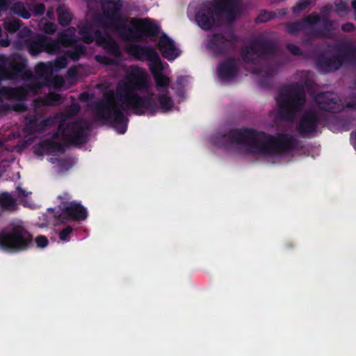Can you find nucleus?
I'll list each match as a JSON object with an SVG mask.
<instances>
[{"instance_id": "43", "label": "nucleus", "mask_w": 356, "mask_h": 356, "mask_svg": "<svg viewBox=\"0 0 356 356\" xmlns=\"http://www.w3.org/2000/svg\"><path fill=\"white\" fill-rule=\"evenodd\" d=\"M356 111V92L350 93L344 99L343 108Z\"/></svg>"}, {"instance_id": "3", "label": "nucleus", "mask_w": 356, "mask_h": 356, "mask_svg": "<svg viewBox=\"0 0 356 356\" xmlns=\"http://www.w3.org/2000/svg\"><path fill=\"white\" fill-rule=\"evenodd\" d=\"M107 6H103L105 18L111 22V26L124 40L141 42L144 37H156L160 28L149 18H131L129 25L127 24L128 18L122 15V0H104Z\"/></svg>"}, {"instance_id": "56", "label": "nucleus", "mask_w": 356, "mask_h": 356, "mask_svg": "<svg viewBox=\"0 0 356 356\" xmlns=\"http://www.w3.org/2000/svg\"><path fill=\"white\" fill-rule=\"evenodd\" d=\"M78 74V69L76 66L70 67L67 71V76L69 79H76Z\"/></svg>"}, {"instance_id": "28", "label": "nucleus", "mask_w": 356, "mask_h": 356, "mask_svg": "<svg viewBox=\"0 0 356 356\" xmlns=\"http://www.w3.org/2000/svg\"><path fill=\"white\" fill-rule=\"evenodd\" d=\"M72 49L65 51V56L73 61H78L87 53L86 47L83 44H77L72 45Z\"/></svg>"}, {"instance_id": "48", "label": "nucleus", "mask_w": 356, "mask_h": 356, "mask_svg": "<svg viewBox=\"0 0 356 356\" xmlns=\"http://www.w3.org/2000/svg\"><path fill=\"white\" fill-rule=\"evenodd\" d=\"M45 5L43 3H35L33 6L32 12L34 16H41L45 12Z\"/></svg>"}, {"instance_id": "17", "label": "nucleus", "mask_w": 356, "mask_h": 356, "mask_svg": "<svg viewBox=\"0 0 356 356\" xmlns=\"http://www.w3.org/2000/svg\"><path fill=\"white\" fill-rule=\"evenodd\" d=\"M252 49L257 51L259 58L268 59L277 53L275 43L268 38H259L252 42Z\"/></svg>"}, {"instance_id": "35", "label": "nucleus", "mask_w": 356, "mask_h": 356, "mask_svg": "<svg viewBox=\"0 0 356 356\" xmlns=\"http://www.w3.org/2000/svg\"><path fill=\"white\" fill-rule=\"evenodd\" d=\"M153 78L158 90L161 91V89H165V90H168L170 84V79L168 76L163 74V72L154 75Z\"/></svg>"}, {"instance_id": "7", "label": "nucleus", "mask_w": 356, "mask_h": 356, "mask_svg": "<svg viewBox=\"0 0 356 356\" xmlns=\"http://www.w3.org/2000/svg\"><path fill=\"white\" fill-rule=\"evenodd\" d=\"M33 245V235L23 226L15 225L0 232V248L10 252L29 250Z\"/></svg>"}, {"instance_id": "47", "label": "nucleus", "mask_w": 356, "mask_h": 356, "mask_svg": "<svg viewBox=\"0 0 356 356\" xmlns=\"http://www.w3.org/2000/svg\"><path fill=\"white\" fill-rule=\"evenodd\" d=\"M81 110V107L78 104H72L65 111L67 117H74L78 115Z\"/></svg>"}, {"instance_id": "62", "label": "nucleus", "mask_w": 356, "mask_h": 356, "mask_svg": "<svg viewBox=\"0 0 356 356\" xmlns=\"http://www.w3.org/2000/svg\"><path fill=\"white\" fill-rule=\"evenodd\" d=\"M9 7V0H0V12L6 10Z\"/></svg>"}, {"instance_id": "38", "label": "nucleus", "mask_w": 356, "mask_h": 356, "mask_svg": "<svg viewBox=\"0 0 356 356\" xmlns=\"http://www.w3.org/2000/svg\"><path fill=\"white\" fill-rule=\"evenodd\" d=\"M302 19L305 28L307 29L309 26L321 22L322 17H320V15L316 13H312L311 15L302 18ZM312 28L313 27L311 26L310 29H312Z\"/></svg>"}, {"instance_id": "1", "label": "nucleus", "mask_w": 356, "mask_h": 356, "mask_svg": "<svg viewBox=\"0 0 356 356\" xmlns=\"http://www.w3.org/2000/svg\"><path fill=\"white\" fill-rule=\"evenodd\" d=\"M213 140L220 147L226 148L237 144L245 147L252 154L264 156L289 153L298 145V140L293 135L280 133L275 136L253 128L232 129L225 133L216 134Z\"/></svg>"}, {"instance_id": "26", "label": "nucleus", "mask_w": 356, "mask_h": 356, "mask_svg": "<svg viewBox=\"0 0 356 356\" xmlns=\"http://www.w3.org/2000/svg\"><path fill=\"white\" fill-rule=\"evenodd\" d=\"M321 23L323 24L321 29L312 28V34L315 36L330 38L329 33L335 29L334 27V21L329 19L327 17H322Z\"/></svg>"}, {"instance_id": "13", "label": "nucleus", "mask_w": 356, "mask_h": 356, "mask_svg": "<svg viewBox=\"0 0 356 356\" xmlns=\"http://www.w3.org/2000/svg\"><path fill=\"white\" fill-rule=\"evenodd\" d=\"M318 108L325 112L338 113L343 110V104L339 97L332 92H323L314 98Z\"/></svg>"}, {"instance_id": "5", "label": "nucleus", "mask_w": 356, "mask_h": 356, "mask_svg": "<svg viewBox=\"0 0 356 356\" xmlns=\"http://www.w3.org/2000/svg\"><path fill=\"white\" fill-rule=\"evenodd\" d=\"M115 100L116 95L113 90L104 92L102 98L94 105V113L98 121L124 134L127 130L129 119L116 104Z\"/></svg>"}, {"instance_id": "55", "label": "nucleus", "mask_w": 356, "mask_h": 356, "mask_svg": "<svg viewBox=\"0 0 356 356\" xmlns=\"http://www.w3.org/2000/svg\"><path fill=\"white\" fill-rule=\"evenodd\" d=\"M341 29L345 33H351L355 30V26L352 22H346L341 26Z\"/></svg>"}, {"instance_id": "41", "label": "nucleus", "mask_w": 356, "mask_h": 356, "mask_svg": "<svg viewBox=\"0 0 356 356\" xmlns=\"http://www.w3.org/2000/svg\"><path fill=\"white\" fill-rule=\"evenodd\" d=\"M66 123L65 121H61L57 127V130L52 133V139L56 140L60 138V136L67 141V130H66Z\"/></svg>"}, {"instance_id": "12", "label": "nucleus", "mask_w": 356, "mask_h": 356, "mask_svg": "<svg viewBox=\"0 0 356 356\" xmlns=\"http://www.w3.org/2000/svg\"><path fill=\"white\" fill-rule=\"evenodd\" d=\"M86 209L76 201H71L67 205L64 206L56 213L55 218L61 223L68 221H81L87 218Z\"/></svg>"}, {"instance_id": "51", "label": "nucleus", "mask_w": 356, "mask_h": 356, "mask_svg": "<svg viewBox=\"0 0 356 356\" xmlns=\"http://www.w3.org/2000/svg\"><path fill=\"white\" fill-rule=\"evenodd\" d=\"M286 49L287 50L293 55L294 56H301L302 55V51L301 49L292 43H288L286 44Z\"/></svg>"}, {"instance_id": "45", "label": "nucleus", "mask_w": 356, "mask_h": 356, "mask_svg": "<svg viewBox=\"0 0 356 356\" xmlns=\"http://www.w3.org/2000/svg\"><path fill=\"white\" fill-rule=\"evenodd\" d=\"M311 4V0H299L296 5L291 8L293 13H298L305 10Z\"/></svg>"}, {"instance_id": "21", "label": "nucleus", "mask_w": 356, "mask_h": 356, "mask_svg": "<svg viewBox=\"0 0 356 356\" xmlns=\"http://www.w3.org/2000/svg\"><path fill=\"white\" fill-rule=\"evenodd\" d=\"M95 35L97 44L103 46L108 54L116 58H120L122 56L120 47L113 38L105 37L99 29H95Z\"/></svg>"}, {"instance_id": "39", "label": "nucleus", "mask_w": 356, "mask_h": 356, "mask_svg": "<svg viewBox=\"0 0 356 356\" xmlns=\"http://www.w3.org/2000/svg\"><path fill=\"white\" fill-rule=\"evenodd\" d=\"M277 17L275 13L272 11H268L266 10H262L259 13L256 22L257 23H265Z\"/></svg>"}, {"instance_id": "23", "label": "nucleus", "mask_w": 356, "mask_h": 356, "mask_svg": "<svg viewBox=\"0 0 356 356\" xmlns=\"http://www.w3.org/2000/svg\"><path fill=\"white\" fill-rule=\"evenodd\" d=\"M54 124V120L51 118H47L38 122L36 116L29 120L26 124L27 128L30 129L34 133H42L47 128L51 127Z\"/></svg>"}, {"instance_id": "15", "label": "nucleus", "mask_w": 356, "mask_h": 356, "mask_svg": "<svg viewBox=\"0 0 356 356\" xmlns=\"http://www.w3.org/2000/svg\"><path fill=\"white\" fill-rule=\"evenodd\" d=\"M42 85L39 82L25 83L17 88L3 87L2 92L6 95L7 99L24 101L30 93L36 94L41 88Z\"/></svg>"}, {"instance_id": "18", "label": "nucleus", "mask_w": 356, "mask_h": 356, "mask_svg": "<svg viewBox=\"0 0 356 356\" xmlns=\"http://www.w3.org/2000/svg\"><path fill=\"white\" fill-rule=\"evenodd\" d=\"M158 47L162 56L172 61L179 56L181 51L176 47L175 42L166 34H163L158 42Z\"/></svg>"}, {"instance_id": "22", "label": "nucleus", "mask_w": 356, "mask_h": 356, "mask_svg": "<svg viewBox=\"0 0 356 356\" xmlns=\"http://www.w3.org/2000/svg\"><path fill=\"white\" fill-rule=\"evenodd\" d=\"M218 76L222 81L234 79L238 74L236 60L229 58L221 63L218 69Z\"/></svg>"}, {"instance_id": "8", "label": "nucleus", "mask_w": 356, "mask_h": 356, "mask_svg": "<svg viewBox=\"0 0 356 356\" xmlns=\"http://www.w3.org/2000/svg\"><path fill=\"white\" fill-rule=\"evenodd\" d=\"M15 45L19 49H26L33 56L41 52L54 54L60 52L58 43L44 34H37L34 37L25 38L23 41L18 40Z\"/></svg>"}, {"instance_id": "29", "label": "nucleus", "mask_w": 356, "mask_h": 356, "mask_svg": "<svg viewBox=\"0 0 356 356\" xmlns=\"http://www.w3.org/2000/svg\"><path fill=\"white\" fill-rule=\"evenodd\" d=\"M79 34L86 44H91L94 40L96 41L95 30L92 32L91 26L88 23L79 26Z\"/></svg>"}, {"instance_id": "34", "label": "nucleus", "mask_w": 356, "mask_h": 356, "mask_svg": "<svg viewBox=\"0 0 356 356\" xmlns=\"http://www.w3.org/2000/svg\"><path fill=\"white\" fill-rule=\"evenodd\" d=\"M286 31L290 34H298L301 31L306 29L302 19L297 22H287L284 24Z\"/></svg>"}, {"instance_id": "10", "label": "nucleus", "mask_w": 356, "mask_h": 356, "mask_svg": "<svg viewBox=\"0 0 356 356\" xmlns=\"http://www.w3.org/2000/svg\"><path fill=\"white\" fill-rule=\"evenodd\" d=\"M237 40L236 35L232 32L228 37L222 33H215L209 39L207 48L216 56H225L234 50Z\"/></svg>"}, {"instance_id": "31", "label": "nucleus", "mask_w": 356, "mask_h": 356, "mask_svg": "<svg viewBox=\"0 0 356 356\" xmlns=\"http://www.w3.org/2000/svg\"><path fill=\"white\" fill-rule=\"evenodd\" d=\"M58 23L63 26L70 24L72 19V15L65 5H59L56 9Z\"/></svg>"}, {"instance_id": "42", "label": "nucleus", "mask_w": 356, "mask_h": 356, "mask_svg": "<svg viewBox=\"0 0 356 356\" xmlns=\"http://www.w3.org/2000/svg\"><path fill=\"white\" fill-rule=\"evenodd\" d=\"M50 63H51L54 72H57L61 69L66 67L67 60L66 56H61L58 57L54 62H50Z\"/></svg>"}, {"instance_id": "32", "label": "nucleus", "mask_w": 356, "mask_h": 356, "mask_svg": "<svg viewBox=\"0 0 356 356\" xmlns=\"http://www.w3.org/2000/svg\"><path fill=\"white\" fill-rule=\"evenodd\" d=\"M0 206L3 209L10 211H14L17 207L15 200L7 192L0 194Z\"/></svg>"}, {"instance_id": "63", "label": "nucleus", "mask_w": 356, "mask_h": 356, "mask_svg": "<svg viewBox=\"0 0 356 356\" xmlns=\"http://www.w3.org/2000/svg\"><path fill=\"white\" fill-rule=\"evenodd\" d=\"M10 44V40L8 38H3L0 40V46L7 47Z\"/></svg>"}, {"instance_id": "24", "label": "nucleus", "mask_w": 356, "mask_h": 356, "mask_svg": "<svg viewBox=\"0 0 356 356\" xmlns=\"http://www.w3.org/2000/svg\"><path fill=\"white\" fill-rule=\"evenodd\" d=\"M75 29L74 27H71L68 29L67 31L59 32L57 34V42L59 46H63L64 47H70L72 45L76 44L77 40L74 35Z\"/></svg>"}, {"instance_id": "25", "label": "nucleus", "mask_w": 356, "mask_h": 356, "mask_svg": "<svg viewBox=\"0 0 356 356\" xmlns=\"http://www.w3.org/2000/svg\"><path fill=\"white\" fill-rule=\"evenodd\" d=\"M157 101L154 98L155 102L158 106L156 112L161 109L162 111L165 112L171 110L174 106V102L172 97L169 95L168 90L159 93L157 95Z\"/></svg>"}, {"instance_id": "61", "label": "nucleus", "mask_w": 356, "mask_h": 356, "mask_svg": "<svg viewBox=\"0 0 356 356\" xmlns=\"http://www.w3.org/2000/svg\"><path fill=\"white\" fill-rule=\"evenodd\" d=\"M79 99L80 101L86 102L90 99V95L87 92H83L79 95Z\"/></svg>"}, {"instance_id": "14", "label": "nucleus", "mask_w": 356, "mask_h": 356, "mask_svg": "<svg viewBox=\"0 0 356 356\" xmlns=\"http://www.w3.org/2000/svg\"><path fill=\"white\" fill-rule=\"evenodd\" d=\"M319 115L314 109L305 111L296 124V130L302 136L314 134L317 131Z\"/></svg>"}, {"instance_id": "57", "label": "nucleus", "mask_w": 356, "mask_h": 356, "mask_svg": "<svg viewBox=\"0 0 356 356\" xmlns=\"http://www.w3.org/2000/svg\"><path fill=\"white\" fill-rule=\"evenodd\" d=\"M12 111L24 112L26 109V106L24 103L19 102L11 105Z\"/></svg>"}, {"instance_id": "9", "label": "nucleus", "mask_w": 356, "mask_h": 356, "mask_svg": "<svg viewBox=\"0 0 356 356\" xmlns=\"http://www.w3.org/2000/svg\"><path fill=\"white\" fill-rule=\"evenodd\" d=\"M0 62L5 66L2 70V74L7 79L22 78L26 81L33 77L32 72L26 70L27 60L19 54H13L8 58L1 56Z\"/></svg>"}, {"instance_id": "4", "label": "nucleus", "mask_w": 356, "mask_h": 356, "mask_svg": "<svg viewBox=\"0 0 356 356\" xmlns=\"http://www.w3.org/2000/svg\"><path fill=\"white\" fill-rule=\"evenodd\" d=\"M213 2L204 1L195 13L197 24L204 31L218 26L219 17L222 15L230 22L235 21L240 12L238 0H213Z\"/></svg>"}, {"instance_id": "58", "label": "nucleus", "mask_w": 356, "mask_h": 356, "mask_svg": "<svg viewBox=\"0 0 356 356\" xmlns=\"http://www.w3.org/2000/svg\"><path fill=\"white\" fill-rule=\"evenodd\" d=\"M12 111L11 105L9 104H2L0 105V113L6 114Z\"/></svg>"}, {"instance_id": "60", "label": "nucleus", "mask_w": 356, "mask_h": 356, "mask_svg": "<svg viewBox=\"0 0 356 356\" xmlns=\"http://www.w3.org/2000/svg\"><path fill=\"white\" fill-rule=\"evenodd\" d=\"M332 9V6L330 4L325 5L322 8L323 16L328 18L329 14Z\"/></svg>"}, {"instance_id": "54", "label": "nucleus", "mask_w": 356, "mask_h": 356, "mask_svg": "<svg viewBox=\"0 0 356 356\" xmlns=\"http://www.w3.org/2000/svg\"><path fill=\"white\" fill-rule=\"evenodd\" d=\"M60 200V203L65 206L67 205L70 202L71 195L67 192H63L61 195L58 196Z\"/></svg>"}, {"instance_id": "27", "label": "nucleus", "mask_w": 356, "mask_h": 356, "mask_svg": "<svg viewBox=\"0 0 356 356\" xmlns=\"http://www.w3.org/2000/svg\"><path fill=\"white\" fill-rule=\"evenodd\" d=\"M40 147L48 153H64L66 150L65 146L60 142L54 141L51 139H46L40 143Z\"/></svg>"}, {"instance_id": "2", "label": "nucleus", "mask_w": 356, "mask_h": 356, "mask_svg": "<svg viewBox=\"0 0 356 356\" xmlns=\"http://www.w3.org/2000/svg\"><path fill=\"white\" fill-rule=\"evenodd\" d=\"M148 88L146 72L143 68L135 66L126 74L125 82L118 85L116 95L122 105L131 109L135 115H143L148 112L154 115L158 109L154 95L140 96L138 94V91H145Z\"/></svg>"}, {"instance_id": "52", "label": "nucleus", "mask_w": 356, "mask_h": 356, "mask_svg": "<svg viewBox=\"0 0 356 356\" xmlns=\"http://www.w3.org/2000/svg\"><path fill=\"white\" fill-rule=\"evenodd\" d=\"M72 227L70 225L67 226L66 227H65L64 229H63L60 232H59V238L60 240H61L62 241H65L67 240V238L69 237V236L70 235V234L72 232Z\"/></svg>"}, {"instance_id": "30", "label": "nucleus", "mask_w": 356, "mask_h": 356, "mask_svg": "<svg viewBox=\"0 0 356 356\" xmlns=\"http://www.w3.org/2000/svg\"><path fill=\"white\" fill-rule=\"evenodd\" d=\"M148 62L149 69L152 74V76L154 75L161 74L163 72V66L161 61V58L159 57V54L155 52V54L152 56V57L149 59Z\"/></svg>"}, {"instance_id": "40", "label": "nucleus", "mask_w": 356, "mask_h": 356, "mask_svg": "<svg viewBox=\"0 0 356 356\" xmlns=\"http://www.w3.org/2000/svg\"><path fill=\"white\" fill-rule=\"evenodd\" d=\"M14 12L21 17L28 19L31 17V13L26 9L22 2L16 3L13 7Z\"/></svg>"}, {"instance_id": "50", "label": "nucleus", "mask_w": 356, "mask_h": 356, "mask_svg": "<svg viewBox=\"0 0 356 356\" xmlns=\"http://www.w3.org/2000/svg\"><path fill=\"white\" fill-rule=\"evenodd\" d=\"M95 60L98 63H99L101 64H104L105 65H114L115 63V60L113 58H111L106 56H100V55L96 56Z\"/></svg>"}, {"instance_id": "16", "label": "nucleus", "mask_w": 356, "mask_h": 356, "mask_svg": "<svg viewBox=\"0 0 356 356\" xmlns=\"http://www.w3.org/2000/svg\"><path fill=\"white\" fill-rule=\"evenodd\" d=\"M334 49L343 67H352L356 65V45L352 42H343L335 44Z\"/></svg>"}, {"instance_id": "37", "label": "nucleus", "mask_w": 356, "mask_h": 356, "mask_svg": "<svg viewBox=\"0 0 356 356\" xmlns=\"http://www.w3.org/2000/svg\"><path fill=\"white\" fill-rule=\"evenodd\" d=\"M61 95L56 92H50L42 99L44 106H54L60 103Z\"/></svg>"}, {"instance_id": "6", "label": "nucleus", "mask_w": 356, "mask_h": 356, "mask_svg": "<svg viewBox=\"0 0 356 356\" xmlns=\"http://www.w3.org/2000/svg\"><path fill=\"white\" fill-rule=\"evenodd\" d=\"M276 101L281 118L291 120L306 104L305 88L298 83L288 85L280 90Z\"/></svg>"}, {"instance_id": "19", "label": "nucleus", "mask_w": 356, "mask_h": 356, "mask_svg": "<svg viewBox=\"0 0 356 356\" xmlns=\"http://www.w3.org/2000/svg\"><path fill=\"white\" fill-rule=\"evenodd\" d=\"M316 65L320 72L325 74L334 72L343 67L338 54L330 57L320 55L316 58Z\"/></svg>"}, {"instance_id": "46", "label": "nucleus", "mask_w": 356, "mask_h": 356, "mask_svg": "<svg viewBox=\"0 0 356 356\" xmlns=\"http://www.w3.org/2000/svg\"><path fill=\"white\" fill-rule=\"evenodd\" d=\"M335 11L340 15L343 13H346L348 10V4L344 0H335L334 1Z\"/></svg>"}, {"instance_id": "11", "label": "nucleus", "mask_w": 356, "mask_h": 356, "mask_svg": "<svg viewBox=\"0 0 356 356\" xmlns=\"http://www.w3.org/2000/svg\"><path fill=\"white\" fill-rule=\"evenodd\" d=\"M67 142L71 145H80L87 143L90 125L87 121L80 119L66 123Z\"/></svg>"}, {"instance_id": "33", "label": "nucleus", "mask_w": 356, "mask_h": 356, "mask_svg": "<svg viewBox=\"0 0 356 356\" xmlns=\"http://www.w3.org/2000/svg\"><path fill=\"white\" fill-rule=\"evenodd\" d=\"M35 72L40 77H48L54 73L50 62L44 63H40L35 67Z\"/></svg>"}, {"instance_id": "53", "label": "nucleus", "mask_w": 356, "mask_h": 356, "mask_svg": "<svg viewBox=\"0 0 356 356\" xmlns=\"http://www.w3.org/2000/svg\"><path fill=\"white\" fill-rule=\"evenodd\" d=\"M57 26L53 22H46L44 24L43 30L47 34H54L56 31Z\"/></svg>"}, {"instance_id": "44", "label": "nucleus", "mask_w": 356, "mask_h": 356, "mask_svg": "<svg viewBox=\"0 0 356 356\" xmlns=\"http://www.w3.org/2000/svg\"><path fill=\"white\" fill-rule=\"evenodd\" d=\"M21 26V21L19 19H13L4 23V28L6 31L10 33L17 32Z\"/></svg>"}, {"instance_id": "20", "label": "nucleus", "mask_w": 356, "mask_h": 356, "mask_svg": "<svg viewBox=\"0 0 356 356\" xmlns=\"http://www.w3.org/2000/svg\"><path fill=\"white\" fill-rule=\"evenodd\" d=\"M126 51L136 60L149 61L156 52L155 49L149 46L139 44H129L126 47Z\"/></svg>"}, {"instance_id": "59", "label": "nucleus", "mask_w": 356, "mask_h": 356, "mask_svg": "<svg viewBox=\"0 0 356 356\" xmlns=\"http://www.w3.org/2000/svg\"><path fill=\"white\" fill-rule=\"evenodd\" d=\"M17 191L18 197H28L29 195L31 193L30 192H27L26 190L21 188L20 186H17Z\"/></svg>"}, {"instance_id": "49", "label": "nucleus", "mask_w": 356, "mask_h": 356, "mask_svg": "<svg viewBox=\"0 0 356 356\" xmlns=\"http://www.w3.org/2000/svg\"><path fill=\"white\" fill-rule=\"evenodd\" d=\"M35 243L37 248H46L49 244V240L48 238L43 235H39L35 238Z\"/></svg>"}, {"instance_id": "36", "label": "nucleus", "mask_w": 356, "mask_h": 356, "mask_svg": "<svg viewBox=\"0 0 356 356\" xmlns=\"http://www.w3.org/2000/svg\"><path fill=\"white\" fill-rule=\"evenodd\" d=\"M257 54V51L252 49V42L249 47H243L241 49V58L245 63H255L253 56Z\"/></svg>"}, {"instance_id": "64", "label": "nucleus", "mask_w": 356, "mask_h": 356, "mask_svg": "<svg viewBox=\"0 0 356 356\" xmlns=\"http://www.w3.org/2000/svg\"><path fill=\"white\" fill-rule=\"evenodd\" d=\"M277 67L278 66L276 65V66L268 68L267 70V71L266 72L267 76L270 77L271 76H273V73L277 70Z\"/></svg>"}]
</instances>
